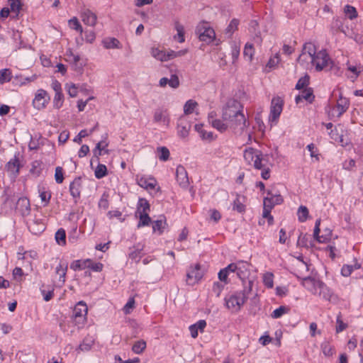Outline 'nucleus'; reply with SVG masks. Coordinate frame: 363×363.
I'll use <instances>...</instances> for the list:
<instances>
[{"label":"nucleus","instance_id":"nucleus-1","mask_svg":"<svg viewBox=\"0 0 363 363\" xmlns=\"http://www.w3.org/2000/svg\"><path fill=\"white\" fill-rule=\"evenodd\" d=\"M222 118L235 134L241 135L250 125L243 113V106L235 99H230L223 108Z\"/></svg>","mask_w":363,"mask_h":363},{"label":"nucleus","instance_id":"nucleus-2","mask_svg":"<svg viewBox=\"0 0 363 363\" xmlns=\"http://www.w3.org/2000/svg\"><path fill=\"white\" fill-rule=\"evenodd\" d=\"M252 281H248L247 286H245L244 289L238 291L232 294L226 296L224 298L225 306L231 311L235 313L240 311L242 306L248 299V296L252 291Z\"/></svg>","mask_w":363,"mask_h":363},{"label":"nucleus","instance_id":"nucleus-3","mask_svg":"<svg viewBox=\"0 0 363 363\" xmlns=\"http://www.w3.org/2000/svg\"><path fill=\"white\" fill-rule=\"evenodd\" d=\"M284 105V101L281 96H277L272 98L269 116V121L271 123L272 125L277 123L283 111Z\"/></svg>","mask_w":363,"mask_h":363},{"label":"nucleus","instance_id":"nucleus-4","mask_svg":"<svg viewBox=\"0 0 363 363\" xmlns=\"http://www.w3.org/2000/svg\"><path fill=\"white\" fill-rule=\"evenodd\" d=\"M196 33L201 41L209 44L216 39V33L207 22H202L196 27Z\"/></svg>","mask_w":363,"mask_h":363},{"label":"nucleus","instance_id":"nucleus-5","mask_svg":"<svg viewBox=\"0 0 363 363\" xmlns=\"http://www.w3.org/2000/svg\"><path fill=\"white\" fill-rule=\"evenodd\" d=\"M311 62L315 66L316 71H321L329 66L331 59L325 50H321L313 57Z\"/></svg>","mask_w":363,"mask_h":363},{"label":"nucleus","instance_id":"nucleus-6","mask_svg":"<svg viewBox=\"0 0 363 363\" xmlns=\"http://www.w3.org/2000/svg\"><path fill=\"white\" fill-rule=\"evenodd\" d=\"M50 101V96L47 91L39 89L35 94L33 106L37 110H43L47 107Z\"/></svg>","mask_w":363,"mask_h":363},{"label":"nucleus","instance_id":"nucleus-7","mask_svg":"<svg viewBox=\"0 0 363 363\" xmlns=\"http://www.w3.org/2000/svg\"><path fill=\"white\" fill-rule=\"evenodd\" d=\"M88 307L85 302H78L73 310L72 318L76 325L84 324L86 320Z\"/></svg>","mask_w":363,"mask_h":363},{"label":"nucleus","instance_id":"nucleus-8","mask_svg":"<svg viewBox=\"0 0 363 363\" xmlns=\"http://www.w3.org/2000/svg\"><path fill=\"white\" fill-rule=\"evenodd\" d=\"M350 106V101L341 94L337 100L336 104L329 111L328 114L332 117L340 118L345 113Z\"/></svg>","mask_w":363,"mask_h":363},{"label":"nucleus","instance_id":"nucleus-9","mask_svg":"<svg viewBox=\"0 0 363 363\" xmlns=\"http://www.w3.org/2000/svg\"><path fill=\"white\" fill-rule=\"evenodd\" d=\"M268 159L262 152L255 160L252 166L257 169L262 170L261 177L263 179H268L270 177V169L267 167Z\"/></svg>","mask_w":363,"mask_h":363},{"label":"nucleus","instance_id":"nucleus-10","mask_svg":"<svg viewBox=\"0 0 363 363\" xmlns=\"http://www.w3.org/2000/svg\"><path fill=\"white\" fill-rule=\"evenodd\" d=\"M203 276V272L201 269L200 264H196L194 267L191 266L188 269L186 281L188 285L194 286L202 279Z\"/></svg>","mask_w":363,"mask_h":363},{"label":"nucleus","instance_id":"nucleus-11","mask_svg":"<svg viewBox=\"0 0 363 363\" xmlns=\"http://www.w3.org/2000/svg\"><path fill=\"white\" fill-rule=\"evenodd\" d=\"M318 54L315 45L311 43H306L303 45L302 52L298 57V62L307 61L308 59L311 60L313 57Z\"/></svg>","mask_w":363,"mask_h":363},{"label":"nucleus","instance_id":"nucleus-12","mask_svg":"<svg viewBox=\"0 0 363 363\" xmlns=\"http://www.w3.org/2000/svg\"><path fill=\"white\" fill-rule=\"evenodd\" d=\"M235 265L236 274L238 277L242 281L244 285L247 286V281L249 280H246V279L250 274L249 263L247 262L240 260L235 262Z\"/></svg>","mask_w":363,"mask_h":363},{"label":"nucleus","instance_id":"nucleus-13","mask_svg":"<svg viewBox=\"0 0 363 363\" xmlns=\"http://www.w3.org/2000/svg\"><path fill=\"white\" fill-rule=\"evenodd\" d=\"M323 281L311 277H307L303 279V286L313 294H317L320 286H323Z\"/></svg>","mask_w":363,"mask_h":363},{"label":"nucleus","instance_id":"nucleus-14","mask_svg":"<svg viewBox=\"0 0 363 363\" xmlns=\"http://www.w3.org/2000/svg\"><path fill=\"white\" fill-rule=\"evenodd\" d=\"M284 201L283 197L279 194H273L271 191H267V196L264 199L263 207H270V210L276 205L281 204Z\"/></svg>","mask_w":363,"mask_h":363},{"label":"nucleus","instance_id":"nucleus-15","mask_svg":"<svg viewBox=\"0 0 363 363\" xmlns=\"http://www.w3.org/2000/svg\"><path fill=\"white\" fill-rule=\"evenodd\" d=\"M320 219H318L315 221L314 231H313V237L315 240L318 242L324 243L329 241L331 238L332 231L330 230L326 229L325 233L322 235H320Z\"/></svg>","mask_w":363,"mask_h":363},{"label":"nucleus","instance_id":"nucleus-16","mask_svg":"<svg viewBox=\"0 0 363 363\" xmlns=\"http://www.w3.org/2000/svg\"><path fill=\"white\" fill-rule=\"evenodd\" d=\"M176 179L181 187H188L189 184V181L187 172L184 166H177L176 169Z\"/></svg>","mask_w":363,"mask_h":363},{"label":"nucleus","instance_id":"nucleus-17","mask_svg":"<svg viewBox=\"0 0 363 363\" xmlns=\"http://www.w3.org/2000/svg\"><path fill=\"white\" fill-rule=\"evenodd\" d=\"M21 167L20 160H19V153L18 152L14 155V157L11 159L7 164H6V170L13 174L14 177H16L19 174V169Z\"/></svg>","mask_w":363,"mask_h":363},{"label":"nucleus","instance_id":"nucleus-18","mask_svg":"<svg viewBox=\"0 0 363 363\" xmlns=\"http://www.w3.org/2000/svg\"><path fill=\"white\" fill-rule=\"evenodd\" d=\"M81 18L84 24L89 26H95L96 24L97 16L96 13L88 9L82 10Z\"/></svg>","mask_w":363,"mask_h":363},{"label":"nucleus","instance_id":"nucleus-19","mask_svg":"<svg viewBox=\"0 0 363 363\" xmlns=\"http://www.w3.org/2000/svg\"><path fill=\"white\" fill-rule=\"evenodd\" d=\"M81 187L82 179L80 177L75 178L69 184V192L72 197L75 199V202H77V199H79L80 197Z\"/></svg>","mask_w":363,"mask_h":363},{"label":"nucleus","instance_id":"nucleus-20","mask_svg":"<svg viewBox=\"0 0 363 363\" xmlns=\"http://www.w3.org/2000/svg\"><path fill=\"white\" fill-rule=\"evenodd\" d=\"M102 138L103 139L96 144L93 150L94 155L96 157L97 160L99 157L103 154V152H104V153H108V150L106 149L108 145V143L106 142L108 134L106 133Z\"/></svg>","mask_w":363,"mask_h":363},{"label":"nucleus","instance_id":"nucleus-21","mask_svg":"<svg viewBox=\"0 0 363 363\" xmlns=\"http://www.w3.org/2000/svg\"><path fill=\"white\" fill-rule=\"evenodd\" d=\"M191 125L185 118H181L177 124V133L179 137L186 138L189 135Z\"/></svg>","mask_w":363,"mask_h":363},{"label":"nucleus","instance_id":"nucleus-22","mask_svg":"<svg viewBox=\"0 0 363 363\" xmlns=\"http://www.w3.org/2000/svg\"><path fill=\"white\" fill-rule=\"evenodd\" d=\"M245 196H241L240 194H236V198L233 203V210L240 213H245L246 210V206L245 204Z\"/></svg>","mask_w":363,"mask_h":363},{"label":"nucleus","instance_id":"nucleus-23","mask_svg":"<svg viewBox=\"0 0 363 363\" xmlns=\"http://www.w3.org/2000/svg\"><path fill=\"white\" fill-rule=\"evenodd\" d=\"M195 130L198 132L199 136L203 140L212 142L216 138L213 132L204 130L202 124H196Z\"/></svg>","mask_w":363,"mask_h":363},{"label":"nucleus","instance_id":"nucleus-24","mask_svg":"<svg viewBox=\"0 0 363 363\" xmlns=\"http://www.w3.org/2000/svg\"><path fill=\"white\" fill-rule=\"evenodd\" d=\"M138 184L145 189H150L152 190L155 188L157 182L156 180L152 177H140L137 179Z\"/></svg>","mask_w":363,"mask_h":363},{"label":"nucleus","instance_id":"nucleus-25","mask_svg":"<svg viewBox=\"0 0 363 363\" xmlns=\"http://www.w3.org/2000/svg\"><path fill=\"white\" fill-rule=\"evenodd\" d=\"M314 98L313 89L311 88H306L301 91V94L296 96L295 101L296 104H299L303 99L312 103Z\"/></svg>","mask_w":363,"mask_h":363},{"label":"nucleus","instance_id":"nucleus-26","mask_svg":"<svg viewBox=\"0 0 363 363\" xmlns=\"http://www.w3.org/2000/svg\"><path fill=\"white\" fill-rule=\"evenodd\" d=\"M261 151L252 147H249L244 151V159L248 164L252 165Z\"/></svg>","mask_w":363,"mask_h":363},{"label":"nucleus","instance_id":"nucleus-27","mask_svg":"<svg viewBox=\"0 0 363 363\" xmlns=\"http://www.w3.org/2000/svg\"><path fill=\"white\" fill-rule=\"evenodd\" d=\"M143 245L138 243V245L130 248L129 258L138 262L143 255Z\"/></svg>","mask_w":363,"mask_h":363},{"label":"nucleus","instance_id":"nucleus-28","mask_svg":"<svg viewBox=\"0 0 363 363\" xmlns=\"http://www.w3.org/2000/svg\"><path fill=\"white\" fill-rule=\"evenodd\" d=\"M103 46L106 49H120L121 48V44L120 41L116 38L112 37H107L102 40L101 41Z\"/></svg>","mask_w":363,"mask_h":363},{"label":"nucleus","instance_id":"nucleus-29","mask_svg":"<svg viewBox=\"0 0 363 363\" xmlns=\"http://www.w3.org/2000/svg\"><path fill=\"white\" fill-rule=\"evenodd\" d=\"M361 268V264L358 263L356 259H354V264H344L341 269V274L343 277H349L352 272Z\"/></svg>","mask_w":363,"mask_h":363},{"label":"nucleus","instance_id":"nucleus-30","mask_svg":"<svg viewBox=\"0 0 363 363\" xmlns=\"http://www.w3.org/2000/svg\"><path fill=\"white\" fill-rule=\"evenodd\" d=\"M67 267V263L60 262L55 269V273L59 275V282L61 284V286L65 282Z\"/></svg>","mask_w":363,"mask_h":363},{"label":"nucleus","instance_id":"nucleus-31","mask_svg":"<svg viewBox=\"0 0 363 363\" xmlns=\"http://www.w3.org/2000/svg\"><path fill=\"white\" fill-rule=\"evenodd\" d=\"M153 118L155 123H162L166 125L169 123L167 111L162 109L155 110Z\"/></svg>","mask_w":363,"mask_h":363},{"label":"nucleus","instance_id":"nucleus-32","mask_svg":"<svg viewBox=\"0 0 363 363\" xmlns=\"http://www.w3.org/2000/svg\"><path fill=\"white\" fill-rule=\"evenodd\" d=\"M9 4L10 6V11L15 15L13 16V18H18V15L20 11L22 9V3L21 0H9Z\"/></svg>","mask_w":363,"mask_h":363},{"label":"nucleus","instance_id":"nucleus-33","mask_svg":"<svg viewBox=\"0 0 363 363\" xmlns=\"http://www.w3.org/2000/svg\"><path fill=\"white\" fill-rule=\"evenodd\" d=\"M38 193L42 202L45 203L44 206H47L51 199V192L45 186H39Z\"/></svg>","mask_w":363,"mask_h":363},{"label":"nucleus","instance_id":"nucleus-34","mask_svg":"<svg viewBox=\"0 0 363 363\" xmlns=\"http://www.w3.org/2000/svg\"><path fill=\"white\" fill-rule=\"evenodd\" d=\"M89 263H90V259L74 260L71 263L70 268L74 271L82 270L88 268Z\"/></svg>","mask_w":363,"mask_h":363},{"label":"nucleus","instance_id":"nucleus-35","mask_svg":"<svg viewBox=\"0 0 363 363\" xmlns=\"http://www.w3.org/2000/svg\"><path fill=\"white\" fill-rule=\"evenodd\" d=\"M330 30L333 34H335L339 31L344 32L342 19L338 17L334 18L330 25Z\"/></svg>","mask_w":363,"mask_h":363},{"label":"nucleus","instance_id":"nucleus-36","mask_svg":"<svg viewBox=\"0 0 363 363\" xmlns=\"http://www.w3.org/2000/svg\"><path fill=\"white\" fill-rule=\"evenodd\" d=\"M174 28L177 32V35H174V39H177L179 43H184V28L178 21L174 22Z\"/></svg>","mask_w":363,"mask_h":363},{"label":"nucleus","instance_id":"nucleus-37","mask_svg":"<svg viewBox=\"0 0 363 363\" xmlns=\"http://www.w3.org/2000/svg\"><path fill=\"white\" fill-rule=\"evenodd\" d=\"M211 126L220 133L225 132L228 128V123L223 119L213 120L211 122Z\"/></svg>","mask_w":363,"mask_h":363},{"label":"nucleus","instance_id":"nucleus-38","mask_svg":"<svg viewBox=\"0 0 363 363\" xmlns=\"http://www.w3.org/2000/svg\"><path fill=\"white\" fill-rule=\"evenodd\" d=\"M167 225L165 219H160L153 222L152 230L153 233H157L158 235H162Z\"/></svg>","mask_w":363,"mask_h":363},{"label":"nucleus","instance_id":"nucleus-39","mask_svg":"<svg viewBox=\"0 0 363 363\" xmlns=\"http://www.w3.org/2000/svg\"><path fill=\"white\" fill-rule=\"evenodd\" d=\"M138 213L139 214V218H140V220L137 225V227L138 228L143 227V226H147L150 224L151 218L149 216L148 213L140 212Z\"/></svg>","mask_w":363,"mask_h":363},{"label":"nucleus","instance_id":"nucleus-40","mask_svg":"<svg viewBox=\"0 0 363 363\" xmlns=\"http://www.w3.org/2000/svg\"><path fill=\"white\" fill-rule=\"evenodd\" d=\"M12 77V72L10 69L6 68L0 70V84L9 82Z\"/></svg>","mask_w":363,"mask_h":363},{"label":"nucleus","instance_id":"nucleus-41","mask_svg":"<svg viewBox=\"0 0 363 363\" xmlns=\"http://www.w3.org/2000/svg\"><path fill=\"white\" fill-rule=\"evenodd\" d=\"M146 347H147L146 342L143 340H140L136 341L133 345L132 351L135 354H142L145 351V350L146 349Z\"/></svg>","mask_w":363,"mask_h":363},{"label":"nucleus","instance_id":"nucleus-42","mask_svg":"<svg viewBox=\"0 0 363 363\" xmlns=\"http://www.w3.org/2000/svg\"><path fill=\"white\" fill-rule=\"evenodd\" d=\"M290 308L286 306H281L275 309L271 314V317L274 319L281 318L283 315L288 313Z\"/></svg>","mask_w":363,"mask_h":363},{"label":"nucleus","instance_id":"nucleus-43","mask_svg":"<svg viewBox=\"0 0 363 363\" xmlns=\"http://www.w3.org/2000/svg\"><path fill=\"white\" fill-rule=\"evenodd\" d=\"M309 211L306 206H301L297 211V216L298 221L301 223L305 222L308 217Z\"/></svg>","mask_w":363,"mask_h":363},{"label":"nucleus","instance_id":"nucleus-44","mask_svg":"<svg viewBox=\"0 0 363 363\" xmlns=\"http://www.w3.org/2000/svg\"><path fill=\"white\" fill-rule=\"evenodd\" d=\"M311 235L308 234L301 233L297 240V246L300 247H309Z\"/></svg>","mask_w":363,"mask_h":363},{"label":"nucleus","instance_id":"nucleus-45","mask_svg":"<svg viewBox=\"0 0 363 363\" xmlns=\"http://www.w3.org/2000/svg\"><path fill=\"white\" fill-rule=\"evenodd\" d=\"M56 242L62 246L66 245V233L63 228H60L56 233L55 236Z\"/></svg>","mask_w":363,"mask_h":363},{"label":"nucleus","instance_id":"nucleus-46","mask_svg":"<svg viewBox=\"0 0 363 363\" xmlns=\"http://www.w3.org/2000/svg\"><path fill=\"white\" fill-rule=\"evenodd\" d=\"M157 152L158 154V158L161 161H167L169 158L170 152L166 147H159L157 148Z\"/></svg>","mask_w":363,"mask_h":363},{"label":"nucleus","instance_id":"nucleus-47","mask_svg":"<svg viewBox=\"0 0 363 363\" xmlns=\"http://www.w3.org/2000/svg\"><path fill=\"white\" fill-rule=\"evenodd\" d=\"M64 99L65 97L62 91L55 93L52 101L54 108L60 109L63 105Z\"/></svg>","mask_w":363,"mask_h":363},{"label":"nucleus","instance_id":"nucleus-48","mask_svg":"<svg viewBox=\"0 0 363 363\" xmlns=\"http://www.w3.org/2000/svg\"><path fill=\"white\" fill-rule=\"evenodd\" d=\"M321 349L325 356L332 357L335 354V347L331 345L329 342H323L321 345Z\"/></svg>","mask_w":363,"mask_h":363},{"label":"nucleus","instance_id":"nucleus-49","mask_svg":"<svg viewBox=\"0 0 363 363\" xmlns=\"http://www.w3.org/2000/svg\"><path fill=\"white\" fill-rule=\"evenodd\" d=\"M318 294L327 301H330L333 295L330 289L324 283H323V286H321L319 289Z\"/></svg>","mask_w":363,"mask_h":363},{"label":"nucleus","instance_id":"nucleus-50","mask_svg":"<svg viewBox=\"0 0 363 363\" xmlns=\"http://www.w3.org/2000/svg\"><path fill=\"white\" fill-rule=\"evenodd\" d=\"M151 55L155 58L156 60H160L162 62L167 61V58L165 57V51L160 50L157 48H152L151 49Z\"/></svg>","mask_w":363,"mask_h":363},{"label":"nucleus","instance_id":"nucleus-51","mask_svg":"<svg viewBox=\"0 0 363 363\" xmlns=\"http://www.w3.org/2000/svg\"><path fill=\"white\" fill-rule=\"evenodd\" d=\"M254 54H255V49H254L253 45L251 43H246L245 48H244V51H243L244 57L246 59H247L249 61H252L253 59Z\"/></svg>","mask_w":363,"mask_h":363},{"label":"nucleus","instance_id":"nucleus-52","mask_svg":"<svg viewBox=\"0 0 363 363\" xmlns=\"http://www.w3.org/2000/svg\"><path fill=\"white\" fill-rule=\"evenodd\" d=\"M107 174V167L105 164H99L95 169L94 175L97 179H101Z\"/></svg>","mask_w":363,"mask_h":363},{"label":"nucleus","instance_id":"nucleus-53","mask_svg":"<svg viewBox=\"0 0 363 363\" xmlns=\"http://www.w3.org/2000/svg\"><path fill=\"white\" fill-rule=\"evenodd\" d=\"M344 12L350 20L357 17V11L356 9L352 6L346 5L344 8Z\"/></svg>","mask_w":363,"mask_h":363},{"label":"nucleus","instance_id":"nucleus-54","mask_svg":"<svg viewBox=\"0 0 363 363\" xmlns=\"http://www.w3.org/2000/svg\"><path fill=\"white\" fill-rule=\"evenodd\" d=\"M197 106V103L194 100H188L184 106V112L186 115L193 113L194 108Z\"/></svg>","mask_w":363,"mask_h":363},{"label":"nucleus","instance_id":"nucleus-55","mask_svg":"<svg viewBox=\"0 0 363 363\" xmlns=\"http://www.w3.org/2000/svg\"><path fill=\"white\" fill-rule=\"evenodd\" d=\"M150 204L145 199H140L137 213L148 212L150 211Z\"/></svg>","mask_w":363,"mask_h":363},{"label":"nucleus","instance_id":"nucleus-56","mask_svg":"<svg viewBox=\"0 0 363 363\" xmlns=\"http://www.w3.org/2000/svg\"><path fill=\"white\" fill-rule=\"evenodd\" d=\"M239 25V20L233 18L230 22L229 25L225 29V33L231 35L236 30H238Z\"/></svg>","mask_w":363,"mask_h":363},{"label":"nucleus","instance_id":"nucleus-57","mask_svg":"<svg viewBox=\"0 0 363 363\" xmlns=\"http://www.w3.org/2000/svg\"><path fill=\"white\" fill-rule=\"evenodd\" d=\"M336 323L337 325L335 330L337 333L342 332L347 328V324L345 323L342 320V315L340 313L337 316Z\"/></svg>","mask_w":363,"mask_h":363},{"label":"nucleus","instance_id":"nucleus-58","mask_svg":"<svg viewBox=\"0 0 363 363\" xmlns=\"http://www.w3.org/2000/svg\"><path fill=\"white\" fill-rule=\"evenodd\" d=\"M309 84V77L306 75L303 77H301L296 84V89L298 90H303L306 89Z\"/></svg>","mask_w":363,"mask_h":363},{"label":"nucleus","instance_id":"nucleus-59","mask_svg":"<svg viewBox=\"0 0 363 363\" xmlns=\"http://www.w3.org/2000/svg\"><path fill=\"white\" fill-rule=\"evenodd\" d=\"M108 194L106 192H104L102 196H101V199L99 201V207L101 208H103L104 210H106L108 208L109 206V202H108Z\"/></svg>","mask_w":363,"mask_h":363},{"label":"nucleus","instance_id":"nucleus-60","mask_svg":"<svg viewBox=\"0 0 363 363\" xmlns=\"http://www.w3.org/2000/svg\"><path fill=\"white\" fill-rule=\"evenodd\" d=\"M274 275L272 273L267 272L263 277V282L267 288H272L274 286Z\"/></svg>","mask_w":363,"mask_h":363},{"label":"nucleus","instance_id":"nucleus-61","mask_svg":"<svg viewBox=\"0 0 363 363\" xmlns=\"http://www.w3.org/2000/svg\"><path fill=\"white\" fill-rule=\"evenodd\" d=\"M69 26L74 29L75 30L79 32L80 33H82L83 28L81 26L80 23L79 22L78 19L76 17H74L73 18L70 19L69 21Z\"/></svg>","mask_w":363,"mask_h":363},{"label":"nucleus","instance_id":"nucleus-62","mask_svg":"<svg viewBox=\"0 0 363 363\" xmlns=\"http://www.w3.org/2000/svg\"><path fill=\"white\" fill-rule=\"evenodd\" d=\"M55 179L57 184H62L64 181L63 169L61 167H57L55 172Z\"/></svg>","mask_w":363,"mask_h":363},{"label":"nucleus","instance_id":"nucleus-63","mask_svg":"<svg viewBox=\"0 0 363 363\" xmlns=\"http://www.w3.org/2000/svg\"><path fill=\"white\" fill-rule=\"evenodd\" d=\"M271 211H272V210H270V207H268L267 205V208L263 207L262 217L264 218L267 219L269 225H272L274 223V218L271 215Z\"/></svg>","mask_w":363,"mask_h":363},{"label":"nucleus","instance_id":"nucleus-64","mask_svg":"<svg viewBox=\"0 0 363 363\" xmlns=\"http://www.w3.org/2000/svg\"><path fill=\"white\" fill-rule=\"evenodd\" d=\"M94 344V341L91 340L84 339L83 342L79 345V350L82 351H89L92 345Z\"/></svg>","mask_w":363,"mask_h":363}]
</instances>
